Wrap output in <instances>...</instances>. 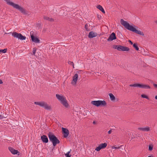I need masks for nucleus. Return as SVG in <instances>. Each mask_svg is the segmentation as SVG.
I'll return each mask as SVG.
<instances>
[{"label":"nucleus","instance_id":"obj_1","mask_svg":"<svg viewBox=\"0 0 157 157\" xmlns=\"http://www.w3.org/2000/svg\"><path fill=\"white\" fill-rule=\"evenodd\" d=\"M120 22L121 24L128 30L134 32L137 34L142 36L144 35L143 32H141L140 30H138L133 26L130 25L127 22L124 21L123 19L121 20Z\"/></svg>","mask_w":157,"mask_h":157},{"label":"nucleus","instance_id":"obj_19","mask_svg":"<svg viewBox=\"0 0 157 157\" xmlns=\"http://www.w3.org/2000/svg\"><path fill=\"white\" fill-rule=\"evenodd\" d=\"M91 103L92 104L95 105L97 107L99 106V100L98 101H91Z\"/></svg>","mask_w":157,"mask_h":157},{"label":"nucleus","instance_id":"obj_10","mask_svg":"<svg viewBox=\"0 0 157 157\" xmlns=\"http://www.w3.org/2000/svg\"><path fill=\"white\" fill-rule=\"evenodd\" d=\"M107 145V144L106 143L100 144L98 147L96 148L95 150L97 151H99L101 149L105 148Z\"/></svg>","mask_w":157,"mask_h":157},{"label":"nucleus","instance_id":"obj_11","mask_svg":"<svg viewBox=\"0 0 157 157\" xmlns=\"http://www.w3.org/2000/svg\"><path fill=\"white\" fill-rule=\"evenodd\" d=\"M62 133L63 134V137L64 138L67 137L69 134V132L68 129L67 128H62Z\"/></svg>","mask_w":157,"mask_h":157},{"label":"nucleus","instance_id":"obj_26","mask_svg":"<svg viewBox=\"0 0 157 157\" xmlns=\"http://www.w3.org/2000/svg\"><path fill=\"white\" fill-rule=\"evenodd\" d=\"M7 51V49H0V53L2 52L3 53H5Z\"/></svg>","mask_w":157,"mask_h":157},{"label":"nucleus","instance_id":"obj_14","mask_svg":"<svg viewBox=\"0 0 157 157\" xmlns=\"http://www.w3.org/2000/svg\"><path fill=\"white\" fill-rule=\"evenodd\" d=\"M97 33H94L92 31L90 32L88 34V37L89 38H91L96 36H97Z\"/></svg>","mask_w":157,"mask_h":157},{"label":"nucleus","instance_id":"obj_34","mask_svg":"<svg viewBox=\"0 0 157 157\" xmlns=\"http://www.w3.org/2000/svg\"><path fill=\"white\" fill-rule=\"evenodd\" d=\"M128 42L130 43V44L132 45L133 44L132 42L130 40H128Z\"/></svg>","mask_w":157,"mask_h":157},{"label":"nucleus","instance_id":"obj_4","mask_svg":"<svg viewBox=\"0 0 157 157\" xmlns=\"http://www.w3.org/2000/svg\"><path fill=\"white\" fill-rule=\"evenodd\" d=\"M48 136L49 140L52 143L53 146H56L57 144L60 143L59 140L52 132H49Z\"/></svg>","mask_w":157,"mask_h":157},{"label":"nucleus","instance_id":"obj_17","mask_svg":"<svg viewBox=\"0 0 157 157\" xmlns=\"http://www.w3.org/2000/svg\"><path fill=\"white\" fill-rule=\"evenodd\" d=\"M138 129L142 131L148 132L150 131V128L148 127L145 128H138Z\"/></svg>","mask_w":157,"mask_h":157},{"label":"nucleus","instance_id":"obj_33","mask_svg":"<svg viewBox=\"0 0 157 157\" xmlns=\"http://www.w3.org/2000/svg\"><path fill=\"white\" fill-rule=\"evenodd\" d=\"M153 85L155 88H157V84L154 83Z\"/></svg>","mask_w":157,"mask_h":157},{"label":"nucleus","instance_id":"obj_12","mask_svg":"<svg viewBox=\"0 0 157 157\" xmlns=\"http://www.w3.org/2000/svg\"><path fill=\"white\" fill-rule=\"evenodd\" d=\"M116 39V37L115 33H112L107 39V40L108 41H110Z\"/></svg>","mask_w":157,"mask_h":157},{"label":"nucleus","instance_id":"obj_15","mask_svg":"<svg viewBox=\"0 0 157 157\" xmlns=\"http://www.w3.org/2000/svg\"><path fill=\"white\" fill-rule=\"evenodd\" d=\"M78 75L77 74H76L75 75L73 76V80L71 82V83L73 84H75L77 81L78 79Z\"/></svg>","mask_w":157,"mask_h":157},{"label":"nucleus","instance_id":"obj_5","mask_svg":"<svg viewBox=\"0 0 157 157\" xmlns=\"http://www.w3.org/2000/svg\"><path fill=\"white\" fill-rule=\"evenodd\" d=\"M34 104L36 105H39L40 106L44 108L45 109L50 110L51 109V107L50 106H49L47 103L44 101L39 102H35Z\"/></svg>","mask_w":157,"mask_h":157},{"label":"nucleus","instance_id":"obj_29","mask_svg":"<svg viewBox=\"0 0 157 157\" xmlns=\"http://www.w3.org/2000/svg\"><path fill=\"white\" fill-rule=\"evenodd\" d=\"M71 151H69L66 154H65V155L66 157H71V155H70V153Z\"/></svg>","mask_w":157,"mask_h":157},{"label":"nucleus","instance_id":"obj_32","mask_svg":"<svg viewBox=\"0 0 157 157\" xmlns=\"http://www.w3.org/2000/svg\"><path fill=\"white\" fill-rule=\"evenodd\" d=\"M97 18L99 20H100L101 19V16L100 15H99L98 14H97Z\"/></svg>","mask_w":157,"mask_h":157},{"label":"nucleus","instance_id":"obj_25","mask_svg":"<svg viewBox=\"0 0 157 157\" xmlns=\"http://www.w3.org/2000/svg\"><path fill=\"white\" fill-rule=\"evenodd\" d=\"M133 47L136 49L137 51H138L139 50V48L138 47L137 44L136 43H134L133 45Z\"/></svg>","mask_w":157,"mask_h":157},{"label":"nucleus","instance_id":"obj_18","mask_svg":"<svg viewBox=\"0 0 157 157\" xmlns=\"http://www.w3.org/2000/svg\"><path fill=\"white\" fill-rule=\"evenodd\" d=\"M99 106H104L106 105V101L105 100H99Z\"/></svg>","mask_w":157,"mask_h":157},{"label":"nucleus","instance_id":"obj_30","mask_svg":"<svg viewBox=\"0 0 157 157\" xmlns=\"http://www.w3.org/2000/svg\"><path fill=\"white\" fill-rule=\"evenodd\" d=\"M68 63L69 64L72 65L73 66V68H74V63L73 62L71 61H68Z\"/></svg>","mask_w":157,"mask_h":157},{"label":"nucleus","instance_id":"obj_3","mask_svg":"<svg viewBox=\"0 0 157 157\" xmlns=\"http://www.w3.org/2000/svg\"><path fill=\"white\" fill-rule=\"evenodd\" d=\"M56 97L63 106L66 108L68 107L69 105L64 96L57 94H56Z\"/></svg>","mask_w":157,"mask_h":157},{"label":"nucleus","instance_id":"obj_35","mask_svg":"<svg viewBox=\"0 0 157 157\" xmlns=\"http://www.w3.org/2000/svg\"><path fill=\"white\" fill-rule=\"evenodd\" d=\"M111 132H112V130H109L108 132V134H111Z\"/></svg>","mask_w":157,"mask_h":157},{"label":"nucleus","instance_id":"obj_21","mask_svg":"<svg viewBox=\"0 0 157 157\" xmlns=\"http://www.w3.org/2000/svg\"><path fill=\"white\" fill-rule=\"evenodd\" d=\"M97 8L101 11L103 13H105V11L102 7V6L100 5H98L97 6Z\"/></svg>","mask_w":157,"mask_h":157},{"label":"nucleus","instance_id":"obj_7","mask_svg":"<svg viewBox=\"0 0 157 157\" xmlns=\"http://www.w3.org/2000/svg\"><path fill=\"white\" fill-rule=\"evenodd\" d=\"M129 86L131 87H138L140 88L145 89H150L151 88V87L148 85L140 84L139 83H135L133 84H130L129 85Z\"/></svg>","mask_w":157,"mask_h":157},{"label":"nucleus","instance_id":"obj_2","mask_svg":"<svg viewBox=\"0 0 157 157\" xmlns=\"http://www.w3.org/2000/svg\"><path fill=\"white\" fill-rule=\"evenodd\" d=\"M4 0L6 2L7 4L13 6L14 8L18 10L23 14L25 15L27 14L28 13L27 11L25 10L24 9L20 6L19 5L15 4L14 3L11 2L10 0Z\"/></svg>","mask_w":157,"mask_h":157},{"label":"nucleus","instance_id":"obj_28","mask_svg":"<svg viewBox=\"0 0 157 157\" xmlns=\"http://www.w3.org/2000/svg\"><path fill=\"white\" fill-rule=\"evenodd\" d=\"M141 96L143 98H145L148 100L149 99V97L147 96L145 94H142Z\"/></svg>","mask_w":157,"mask_h":157},{"label":"nucleus","instance_id":"obj_8","mask_svg":"<svg viewBox=\"0 0 157 157\" xmlns=\"http://www.w3.org/2000/svg\"><path fill=\"white\" fill-rule=\"evenodd\" d=\"M12 36L14 37L17 38L21 40H25L26 39V36H23L20 33H18L16 32H13L12 34Z\"/></svg>","mask_w":157,"mask_h":157},{"label":"nucleus","instance_id":"obj_40","mask_svg":"<svg viewBox=\"0 0 157 157\" xmlns=\"http://www.w3.org/2000/svg\"><path fill=\"white\" fill-rule=\"evenodd\" d=\"M81 71H81V70H80V71H78V73H80V72H81Z\"/></svg>","mask_w":157,"mask_h":157},{"label":"nucleus","instance_id":"obj_42","mask_svg":"<svg viewBox=\"0 0 157 157\" xmlns=\"http://www.w3.org/2000/svg\"><path fill=\"white\" fill-rule=\"evenodd\" d=\"M147 157H153V156H148Z\"/></svg>","mask_w":157,"mask_h":157},{"label":"nucleus","instance_id":"obj_6","mask_svg":"<svg viewBox=\"0 0 157 157\" xmlns=\"http://www.w3.org/2000/svg\"><path fill=\"white\" fill-rule=\"evenodd\" d=\"M113 48L119 51H128L129 50V48L128 47L120 45H113Z\"/></svg>","mask_w":157,"mask_h":157},{"label":"nucleus","instance_id":"obj_36","mask_svg":"<svg viewBox=\"0 0 157 157\" xmlns=\"http://www.w3.org/2000/svg\"><path fill=\"white\" fill-rule=\"evenodd\" d=\"M4 118V117L2 115H0V119H3Z\"/></svg>","mask_w":157,"mask_h":157},{"label":"nucleus","instance_id":"obj_27","mask_svg":"<svg viewBox=\"0 0 157 157\" xmlns=\"http://www.w3.org/2000/svg\"><path fill=\"white\" fill-rule=\"evenodd\" d=\"M153 145L152 144L149 145L148 150L150 151H152L153 149Z\"/></svg>","mask_w":157,"mask_h":157},{"label":"nucleus","instance_id":"obj_23","mask_svg":"<svg viewBox=\"0 0 157 157\" xmlns=\"http://www.w3.org/2000/svg\"><path fill=\"white\" fill-rule=\"evenodd\" d=\"M90 26V25L88 24V23H86V24L85 26V28L86 29V31H90V29L88 28V27Z\"/></svg>","mask_w":157,"mask_h":157},{"label":"nucleus","instance_id":"obj_38","mask_svg":"<svg viewBox=\"0 0 157 157\" xmlns=\"http://www.w3.org/2000/svg\"><path fill=\"white\" fill-rule=\"evenodd\" d=\"M93 123L94 124H96V122L95 121H94L93 122Z\"/></svg>","mask_w":157,"mask_h":157},{"label":"nucleus","instance_id":"obj_22","mask_svg":"<svg viewBox=\"0 0 157 157\" xmlns=\"http://www.w3.org/2000/svg\"><path fill=\"white\" fill-rule=\"evenodd\" d=\"M110 98L112 101H114L115 100V98L113 95L112 93H109V94Z\"/></svg>","mask_w":157,"mask_h":157},{"label":"nucleus","instance_id":"obj_39","mask_svg":"<svg viewBox=\"0 0 157 157\" xmlns=\"http://www.w3.org/2000/svg\"><path fill=\"white\" fill-rule=\"evenodd\" d=\"M155 99L157 100V95L155 96Z\"/></svg>","mask_w":157,"mask_h":157},{"label":"nucleus","instance_id":"obj_31","mask_svg":"<svg viewBox=\"0 0 157 157\" xmlns=\"http://www.w3.org/2000/svg\"><path fill=\"white\" fill-rule=\"evenodd\" d=\"M36 48H33V55H35L36 52Z\"/></svg>","mask_w":157,"mask_h":157},{"label":"nucleus","instance_id":"obj_13","mask_svg":"<svg viewBox=\"0 0 157 157\" xmlns=\"http://www.w3.org/2000/svg\"><path fill=\"white\" fill-rule=\"evenodd\" d=\"M41 139L42 141L44 143H47L48 140L47 137L45 135H43L41 136Z\"/></svg>","mask_w":157,"mask_h":157},{"label":"nucleus","instance_id":"obj_24","mask_svg":"<svg viewBox=\"0 0 157 157\" xmlns=\"http://www.w3.org/2000/svg\"><path fill=\"white\" fill-rule=\"evenodd\" d=\"M119 145H117V146H113L112 147V148L113 149H119L121 148V147L122 146H123V145H122L120 146H119Z\"/></svg>","mask_w":157,"mask_h":157},{"label":"nucleus","instance_id":"obj_16","mask_svg":"<svg viewBox=\"0 0 157 157\" xmlns=\"http://www.w3.org/2000/svg\"><path fill=\"white\" fill-rule=\"evenodd\" d=\"M9 149L11 152V153L13 155L17 154V153H19V152L17 150L14 149L12 147H9Z\"/></svg>","mask_w":157,"mask_h":157},{"label":"nucleus","instance_id":"obj_41","mask_svg":"<svg viewBox=\"0 0 157 157\" xmlns=\"http://www.w3.org/2000/svg\"><path fill=\"white\" fill-rule=\"evenodd\" d=\"M155 22L157 24V20L155 21Z\"/></svg>","mask_w":157,"mask_h":157},{"label":"nucleus","instance_id":"obj_37","mask_svg":"<svg viewBox=\"0 0 157 157\" xmlns=\"http://www.w3.org/2000/svg\"><path fill=\"white\" fill-rule=\"evenodd\" d=\"M3 83L2 81V80L0 79V84H2Z\"/></svg>","mask_w":157,"mask_h":157},{"label":"nucleus","instance_id":"obj_20","mask_svg":"<svg viewBox=\"0 0 157 157\" xmlns=\"http://www.w3.org/2000/svg\"><path fill=\"white\" fill-rule=\"evenodd\" d=\"M43 18L44 20L49 21L51 22H53L54 21V19L53 18H50L48 17H47L45 16H43Z\"/></svg>","mask_w":157,"mask_h":157},{"label":"nucleus","instance_id":"obj_9","mask_svg":"<svg viewBox=\"0 0 157 157\" xmlns=\"http://www.w3.org/2000/svg\"><path fill=\"white\" fill-rule=\"evenodd\" d=\"M33 32H31L30 33V37L32 41L36 43H40V40L38 38L34 36L33 35Z\"/></svg>","mask_w":157,"mask_h":157}]
</instances>
